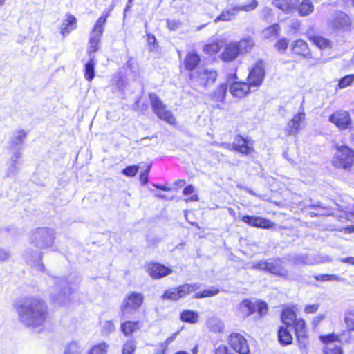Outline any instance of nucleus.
Returning <instances> with one entry per match:
<instances>
[{"mask_svg": "<svg viewBox=\"0 0 354 354\" xmlns=\"http://www.w3.org/2000/svg\"><path fill=\"white\" fill-rule=\"evenodd\" d=\"M20 321L28 327L42 326L48 319V308L39 298H28L16 307Z\"/></svg>", "mask_w": 354, "mask_h": 354, "instance_id": "1", "label": "nucleus"}, {"mask_svg": "<svg viewBox=\"0 0 354 354\" xmlns=\"http://www.w3.org/2000/svg\"><path fill=\"white\" fill-rule=\"evenodd\" d=\"M219 292V288L215 287L201 290V285L199 283H183L165 290L161 296V299L163 300L177 301L191 293H194L192 296L194 299H203L214 297L218 295Z\"/></svg>", "mask_w": 354, "mask_h": 354, "instance_id": "2", "label": "nucleus"}, {"mask_svg": "<svg viewBox=\"0 0 354 354\" xmlns=\"http://www.w3.org/2000/svg\"><path fill=\"white\" fill-rule=\"evenodd\" d=\"M113 8V6H111L108 10H104L95 21L91 31V36L88 39V48L87 50L88 55H91L100 50V42L104 32L107 19L110 16Z\"/></svg>", "mask_w": 354, "mask_h": 354, "instance_id": "3", "label": "nucleus"}, {"mask_svg": "<svg viewBox=\"0 0 354 354\" xmlns=\"http://www.w3.org/2000/svg\"><path fill=\"white\" fill-rule=\"evenodd\" d=\"M252 268L256 270H264L285 279H293L288 270L283 266L282 260L279 258L261 261L254 264Z\"/></svg>", "mask_w": 354, "mask_h": 354, "instance_id": "4", "label": "nucleus"}, {"mask_svg": "<svg viewBox=\"0 0 354 354\" xmlns=\"http://www.w3.org/2000/svg\"><path fill=\"white\" fill-rule=\"evenodd\" d=\"M149 98L151 107L158 118L171 125L176 124V118L172 112L167 109V105L155 93H149Z\"/></svg>", "mask_w": 354, "mask_h": 354, "instance_id": "5", "label": "nucleus"}, {"mask_svg": "<svg viewBox=\"0 0 354 354\" xmlns=\"http://www.w3.org/2000/svg\"><path fill=\"white\" fill-rule=\"evenodd\" d=\"M145 300L144 295L136 291L129 292L120 306L122 317H127L131 312L140 308Z\"/></svg>", "mask_w": 354, "mask_h": 354, "instance_id": "6", "label": "nucleus"}, {"mask_svg": "<svg viewBox=\"0 0 354 354\" xmlns=\"http://www.w3.org/2000/svg\"><path fill=\"white\" fill-rule=\"evenodd\" d=\"M332 162L337 168L349 170L354 164V150L344 145L338 147Z\"/></svg>", "mask_w": 354, "mask_h": 354, "instance_id": "7", "label": "nucleus"}, {"mask_svg": "<svg viewBox=\"0 0 354 354\" xmlns=\"http://www.w3.org/2000/svg\"><path fill=\"white\" fill-rule=\"evenodd\" d=\"M351 24L349 17L343 12L334 13L328 21V27L333 30H347Z\"/></svg>", "mask_w": 354, "mask_h": 354, "instance_id": "8", "label": "nucleus"}, {"mask_svg": "<svg viewBox=\"0 0 354 354\" xmlns=\"http://www.w3.org/2000/svg\"><path fill=\"white\" fill-rule=\"evenodd\" d=\"M328 120L340 130L351 129L352 126L350 113L344 110L336 111L329 116Z\"/></svg>", "mask_w": 354, "mask_h": 354, "instance_id": "9", "label": "nucleus"}, {"mask_svg": "<svg viewBox=\"0 0 354 354\" xmlns=\"http://www.w3.org/2000/svg\"><path fill=\"white\" fill-rule=\"evenodd\" d=\"M146 271L153 279H159L171 274L172 268L158 262H149L146 265Z\"/></svg>", "mask_w": 354, "mask_h": 354, "instance_id": "10", "label": "nucleus"}, {"mask_svg": "<svg viewBox=\"0 0 354 354\" xmlns=\"http://www.w3.org/2000/svg\"><path fill=\"white\" fill-rule=\"evenodd\" d=\"M265 77V69L262 61H259L250 71L248 82L252 87H257L261 84Z\"/></svg>", "mask_w": 354, "mask_h": 354, "instance_id": "11", "label": "nucleus"}, {"mask_svg": "<svg viewBox=\"0 0 354 354\" xmlns=\"http://www.w3.org/2000/svg\"><path fill=\"white\" fill-rule=\"evenodd\" d=\"M289 261H290L294 266H306L329 262L330 261V259L328 256H318L317 258L313 259L310 256L297 254L291 257L290 259H289Z\"/></svg>", "mask_w": 354, "mask_h": 354, "instance_id": "12", "label": "nucleus"}, {"mask_svg": "<svg viewBox=\"0 0 354 354\" xmlns=\"http://www.w3.org/2000/svg\"><path fill=\"white\" fill-rule=\"evenodd\" d=\"M304 100L299 108L298 113L294 115L292 120L288 123L286 132L288 135H295L299 133L301 122L305 119L306 113L304 106Z\"/></svg>", "mask_w": 354, "mask_h": 354, "instance_id": "13", "label": "nucleus"}, {"mask_svg": "<svg viewBox=\"0 0 354 354\" xmlns=\"http://www.w3.org/2000/svg\"><path fill=\"white\" fill-rule=\"evenodd\" d=\"M229 344L239 354H249L250 350L247 340L239 333H232L229 337Z\"/></svg>", "mask_w": 354, "mask_h": 354, "instance_id": "14", "label": "nucleus"}, {"mask_svg": "<svg viewBox=\"0 0 354 354\" xmlns=\"http://www.w3.org/2000/svg\"><path fill=\"white\" fill-rule=\"evenodd\" d=\"M232 149L243 155H248L254 151L253 142L248 138H244L240 135H236L232 145Z\"/></svg>", "mask_w": 354, "mask_h": 354, "instance_id": "15", "label": "nucleus"}, {"mask_svg": "<svg viewBox=\"0 0 354 354\" xmlns=\"http://www.w3.org/2000/svg\"><path fill=\"white\" fill-rule=\"evenodd\" d=\"M241 309L243 311H247V315L257 312L260 316H263L267 313L268 306L264 301H258L252 302L248 300H245L241 304Z\"/></svg>", "mask_w": 354, "mask_h": 354, "instance_id": "16", "label": "nucleus"}, {"mask_svg": "<svg viewBox=\"0 0 354 354\" xmlns=\"http://www.w3.org/2000/svg\"><path fill=\"white\" fill-rule=\"evenodd\" d=\"M241 220L251 227L259 228L269 229L274 225L271 221L257 216L245 215L242 217Z\"/></svg>", "mask_w": 354, "mask_h": 354, "instance_id": "17", "label": "nucleus"}, {"mask_svg": "<svg viewBox=\"0 0 354 354\" xmlns=\"http://www.w3.org/2000/svg\"><path fill=\"white\" fill-rule=\"evenodd\" d=\"M293 324L299 346L305 348L308 344L306 322L303 319H298Z\"/></svg>", "mask_w": 354, "mask_h": 354, "instance_id": "18", "label": "nucleus"}, {"mask_svg": "<svg viewBox=\"0 0 354 354\" xmlns=\"http://www.w3.org/2000/svg\"><path fill=\"white\" fill-rule=\"evenodd\" d=\"M77 28V19L71 13H66L62 21L59 32L62 37H66Z\"/></svg>", "mask_w": 354, "mask_h": 354, "instance_id": "19", "label": "nucleus"}, {"mask_svg": "<svg viewBox=\"0 0 354 354\" xmlns=\"http://www.w3.org/2000/svg\"><path fill=\"white\" fill-rule=\"evenodd\" d=\"M258 6V2L256 0L247 5L234 7L230 10H227L223 12V21H229L232 19L239 11L249 12L254 10Z\"/></svg>", "mask_w": 354, "mask_h": 354, "instance_id": "20", "label": "nucleus"}, {"mask_svg": "<svg viewBox=\"0 0 354 354\" xmlns=\"http://www.w3.org/2000/svg\"><path fill=\"white\" fill-rule=\"evenodd\" d=\"M142 326V322L140 320L128 319L121 322L120 329L125 337H129L136 331L139 330Z\"/></svg>", "mask_w": 354, "mask_h": 354, "instance_id": "21", "label": "nucleus"}, {"mask_svg": "<svg viewBox=\"0 0 354 354\" xmlns=\"http://www.w3.org/2000/svg\"><path fill=\"white\" fill-rule=\"evenodd\" d=\"M241 55L236 42L227 44L223 50V62H232Z\"/></svg>", "mask_w": 354, "mask_h": 354, "instance_id": "22", "label": "nucleus"}, {"mask_svg": "<svg viewBox=\"0 0 354 354\" xmlns=\"http://www.w3.org/2000/svg\"><path fill=\"white\" fill-rule=\"evenodd\" d=\"M252 86L248 82H235L230 86V93L236 97H243L248 94Z\"/></svg>", "mask_w": 354, "mask_h": 354, "instance_id": "23", "label": "nucleus"}, {"mask_svg": "<svg viewBox=\"0 0 354 354\" xmlns=\"http://www.w3.org/2000/svg\"><path fill=\"white\" fill-rule=\"evenodd\" d=\"M201 58L198 54L194 52L188 53L184 59V67L188 71H193L199 65Z\"/></svg>", "mask_w": 354, "mask_h": 354, "instance_id": "24", "label": "nucleus"}, {"mask_svg": "<svg viewBox=\"0 0 354 354\" xmlns=\"http://www.w3.org/2000/svg\"><path fill=\"white\" fill-rule=\"evenodd\" d=\"M292 50L303 57H308L310 55V50L308 44L302 39H298L292 44Z\"/></svg>", "mask_w": 354, "mask_h": 354, "instance_id": "25", "label": "nucleus"}, {"mask_svg": "<svg viewBox=\"0 0 354 354\" xmlns=\"http://www.w3.org/2000/svg\"><path fill=\"white\" fill-rule=\"evenodd\" d=\"M236 43L241 55L250 53L254 46V41L251 37L243 38Z\"/></svg>", "mask_w": 354, "mask_h": 354, "instance_id": "26", "label": "nucleus"}, {"mask_svg": "<svg viewBox=\"0 0 354 354\" xmlns=\"http://www.w3.org/2000/svg\"><path fill=\"white\" fill-rule=\"evenodd\" d=\"M180 319L183 322L196 324L199 320V315L192 310H183L180 314Z\"/></svg>", "mask_w": 354, "mask_h": 354, "instance_id": "27", "label": "nucleus"}, {"mask_svg": "<svg viewBox=\"0 0 354 354\" xmlns=\"http://www.w3.org/2000/svg\"><path fill=\"white\" fill-rule=\"evenodd\" d=\"M297 3V0H274L273 5L286 12L292 10Z\"/></svg>", "mask_w": 354, "mask_h": 354, "instance_id": "28", "label": "nucleus"}, {"mask_svg": "<svg viewBox=\"0 0 354 354\" xmlns=\"http://www.w3.org/2000/svg\"><path fill=\"white\" fill-rule=\"evenodd\" d=\"M279 342L282 345H288L292 342V337L287 328L281 326L278 330Z\"/></svg>", "mask_w": 354, "mask_h": 354, "instance_id": "29", "label": "nucleus"}, {"mask_svg": "<svg viewBox=\"0 0 354 354\" xmlns=\"http://www.w3.org/2000/svg\"><path fill=\"white\" fill-rule=\"evenodd\" d=\"M281 320L286 326H291L298 319L296 318V313L292 310L288 308L284 310L281 313Z\"/></svg>", "mask_w": 354, "mask_h": 354, "instance_id": "30", "label": "nucleus"}, {"mask_svg": "<svg viewBox=\"0 0 354 354\" xmlns=\"http://www.w3.org/2000/svg\"><path fill=\"white\" fill-rule=\"evenodd\" d=\"M109 345L102 342L92 346L87 352V354H107Z\"/></svg>", "mask_w": 354, "mask_h": 354, "instance_id": "31", "label": "nucleus"}, {"mask_svg": "<svg viewBox=\"0 0 354 354\" xmlns=\"http://www.w3.org/2000/svg\"><path fill=\"white\" fill-rule=\"evenodd\" d=\"M84 75L86 80L91 82L95 77V62L93 59H89L84 66Z\"/></svg>", "mask_w": 354, "mask_h": 354, "instance_id": "32", "label": "nucleus"}, {"mask_svg": "<svg viewBox=\"0 0 354 354\" xmlns=\"http://www.w3.org/2000/svg\"><path fill=\"white\" fill-rule=\"evenodd\" d=\"M314 10V6L310 0H304L298 7L299 14L301 16H308Z\"/></svg>", "mask_w": 354, "mask_h": 354, "instance_id": "33", "label": "nucleus"}, {"mask_svg": "<svg viewBox=\"0 0 354 354\" xmlns=\"http://www.w3.org/2000/svg\"><path fill=\"white\" fill-rule=\"evenodd\" d=\"M310 206L315 209V212H310L312 217L318 216H328L332 213L330 208L322 206L319 202L316 204L310 205Z\"/></svg>", "mask_w": 354, "mask_h": 354, "instance_id": "34", "label": "nucleus"}, {"mask_svg": "<svg viewBox=\"0 0 354 354\" xmlns=\"http://www.w3.org/2000/svg\"><path fill=\"white\" fill-rule=\"evenodd\" d=\"M220 45L218 41H212L206 44L203 46V52L209 55H212L217 53L220 50Z\"/></svg>", "mask_w": 354, "mask_h": 354, "instance_id": "35", "label": "nucleus"}, {"mask_svg": "<svg viewBox=\"0 0 354 354\" xmlns=\"http://www.w3.org/2000/svg\"><path fill=\"white\" fill-rule=\"evenodd\" d=\"M137 345L136 340L133 339H127L124 342L122 348V354H134L136 351Z\"/></svg>", "mask_w": 354, "mask_h": 354, "instance_id": "36", "label": "nucleus"}, {"mask_svg": "<svg viewBox=\"0 0 354 354\" xmlns=\"http://www.w3.org/2000/svg\"><path fill=\"white\" fill-rule=\"evenodd\" d=\"M344 319L348 329L351 331H354V308L346 310Z\"/></svg>", "mask_w": 354, "mask_h": 354, "instance_id": "37", "label": "nucleus"}, {"mask_svg": "<svg viewBox=\"0 0 354 354\" xmlns=\"http://www.w3.org/2000/svg\"><path fill=\"white\" fill-rule=\"evenodd\" d=\"M280 27L277 24H274L267 28L263 31V37L266 39L277 37L279 35Z\"/></svg>", "mask_w": 354, "mask_h": 354, "instance_id": "38", "label": "nucleus"}, {"mask_svg": "<svg viewBox=\"0 0 354 354\" xmlns=\"http://www.w3.org/2000/svg\"><path fill=\"white\" fill-rule=\"evenodd\" d=\"M313 43L320 49H326L330 47L331 42L326 38L321 36H315L312 38Z\"/></svg>", "mask_w": 354, "mask_h": 354, "instance_id": "39", "label": "nucleus"}, {"mask_svg": "<svg viewBox=\"0 0 354 354\" xmlns=\"http://www.w3.org/2000/svg\"><path fill=\"white\" fill-rule=\"evenodd\" d=\"M320 341L325 344L326 346H328L330 344H334L335 342H339V337L334 333H330L326 335L319 336Z\"/></svg>", "mask_w": 354, "mask_h": 354, "instance_id": "40", "label": "nucleus"}, {"mask_svg": "<svg viewBox=\"0 0 354 354\" xmlns=\"http://www.w3.org/2000/svg\"><path fill=\"white\" fill-rule=\"evenodd\" d=\"M194 187L191 185H187L183 189V194L185 196H190L188 198H187L186 201H196L198 200V198L196 194H194Z\"/></svg>", "mask_w": 354, "mask_h": 354, "instance_id": "41", "label": "nucleus"}, {"mask_svg": "<svg viewBox=\"0 0 354 354\" xmlns=\"http://www.w3.org/2000/svg\"><path fill=\"white\" fill-rule=\"evenodd\" d=\"M324 353L325 354H343L342 348L339 346L335 345V344H330L328 346H325Z\"/></svg>", "mask_w": 354, "mask_h": 354, "instance_id": "42", "label": "nucleus"}, {"mask_svg": "<svg viewBox=\"0 0 354 354\" xmlns=\"http://www.w3.org/2000/svg\"><path fill=\"white\" fill-rule=\"evenodd\" d=\"M354 81V75H348L342 78L338 84L339 88H344L351 85Z\"/></svg>", "mask_w": 354, "mask_h": 354, "instance_id": "43", "label": "nucleus"}, {"mask_svg": "<svg viewBox=\"0 0 354 354\" xmlns=\"http://www.w3.org/2000/svg\"><path fill=\"white\" fill-rule=\"evenodd\" d=\"M115 329V324L112 320L105 321L102 327V332L104 334L109 335L113 332Z\"/></svg>", "mask_w": 354, "mask_h": 354, "instance_id": "44", "label": "nucleus"}, {"mask_svg": "<svg viewBox=\"0 0 354 354\" xmlns=\"http://www.w3.org/2000/svg\"><path fill=\"white\" fill-rule=\"evenodd\" d=\"M138 171L137 165L127 166L122 170V174L127 177H133L136 175Z\"/></svg>", "mask_w": 354, "mask_h": 354, "instance_id": "45", "label": "nucleus"}, {"mask_svg": "<svg viewBox=\"0 0 354 354\" xmlns=\"http://www.w3.org/2000/svg\"><path fill=\"white\" fill-rule=\"evenodd\" d=\"M147 42L150 50H153L158 47L156 38L153 34H147Z\"/></svg>", "mask_w": 354, "mask_h": 354, "instance_id": "46", "label": "nucleus"}, {"mask_svg": "<svg viewBox=\"0 0 354 354\" xmlns=\"http://www.w3.org/2000/svg\"><path fill=\"white\" fill-rule=\"evenodd\" d=\"M64 354H80L77 343L73 342L68 344Z\"/></svg>", "mask_w": 354, "mask_h": 354, "instance_id": "47", "label": "nucleus"}, {"mask_svg": "<svg viewBox=\"0 0 354 354\" xmlns=\"http://www.w3.org/2000/svg\"><path fill=\"white\" fill-rule=\"evenodd\" d=\"M319 306L318 303L308 304L304 307V311L306 314L315 313L319 310Z\"/></svg>", "mask_w": 354, "mask_h": 354, "instance_id": "48", "label": "nucleus"}, {"mask_svg": "<svg viewBox=\"0 0 354 354\" xmlns=\"http://www.w3.org/2000/svg\"><path fill=\"white\" fill-rule=\"evenodd\" d=\"M179 331H176L171 334L169 337H168L165 342L161 344V346L163 347L162 349H165V351L167 349V347L172 342H174L178 335L179 334Z\"/></svg>", "mask_w": 354, "mask_h": 354, "instance_id": "49", "label": "nucleus"}, {"mask_svg": "<svg viewBox=\"0 0 354 354\" xmlns=\"http://www.w3.org/2000/svg\"><path fill=\"white\" fill-rule=\"evenodd\" d=\"M288 46V41L284 38L279 40L277 42V44H275V47L277 48V50H282V51L286 50Z\"/></svg>", "mask_w": 354, "mask_h": 354, "instance_id": "50", "label": "nucleus"}, {"mask_svg": "<svg viewBox=\"0 0 354 354\" xmlns=\"http://www.w3.org/2000/svg\"><path fill=\"white\" fill-rule=\"evenodd\" d=\"M149 172V168L140 174L139 180H140L141 184L145 185L148 183Z\"/></svg>", "mask_w": 354, "mask_h": 354, "instance_id": "51", "label": "nucleus"}, {"mask_svg": "<svg viewBox=\"0 0 354 354\" xmlns=\"http://www.w3.org/2000/svg\"><path fill=\"white\" fill-rule=\"evenodd\" d=\"M272 15V10L268 7L263 8L261 12V16L263 19H268Z\"/></svg>", "mask_w": 354, "mask_h": 354, "instance_id": "52", "label": "nucleus"}, {"mask_svg": "<svg viewBox=\"0 0 354 354\" xmlns=\"http://www.w3.org/2000/svg\"><path fill=\"white\" fill-rule=\"evenodd\" d=\"M115 84L118 88H122L124 86L125 82H124V77L121 73H118L117 75L116 80H115Z\"/></svg>", "mask_w": 354, "mask_h": 354, "instance_id": "53", "label": "nucleus"}, {"mask_svg": "<svg viewBox=\"0 0 354 354\" xmlns=\"http://www.w3.org/2000/svg\"><path fill=\"white\" fill-rule=\"evenodd\" d=\"M315 279L317 281H328V274H319V275L315 276Z\"/></svg>", "mask_w": 354, "mask_h": 354, "instance_id": "54", "label": "nucleus"}, {"mask_svg": "<svg viewBox=\"0 0 354 354\" xmlns=\"http://www.w3.org/2000/svg\"><path fill=\"white\" fill-rule=\"evenodd\" d=\"M324 319V315H319L313 318V324L314 326H317L319 322H321L322 320H323Z\"/></svg>", "mask_w": 354, "mask_h": 354, "instance_id": "55", "label": "nucleus"}, {"mask_svg": "<svg viewBox=\"0 0 354 354\" xmlns=\"http://www.w3.org/2000/svg\"><path fill=\"white\" fill-rule=\"evenodd\" d=\"M340 261L343 263L354 265V257H352L341 259Z\"/></svg>", "mask_w": 354, "mask_h": 354, "instance_id": "56", "label": "nucleus"}, {"mask_svg": "<svg viewBox=\"0 0 354 354\" xmlns=\"http://www.w3.org/2000/svg\"><path fill=\"white\" fill-rule=\"evenodd\" d=\"M26 133L24 131H19V134L16 139L18 140L19 142H22V140L26 138Z\"/></svg>", "mask_w": 354, "mask_h": 354, "instance_id": "57", "label": "nucleus"}, {"mask_svg": "<svg viewBox=\"0 0 354 354\" xmlns=\"http://www.w3.org/2000/svg\"><path fill=\"white\" fill-rule=\"evenodd\" d=\"M205 74H207L208 75V79H210L211 80V82H214L216 78V74L215 72H212V71H210V72H205Z\"/></svg>", "mask_w": 354, "mask_h": 354, "instance_id": "58", "label": "nucleus"}, {"mask_svg": "<svg viewBox=\"0 0 354 354\" xmlns=\"http://www.w3.org/2000/svg\"><path fill=\"white\" fill-rule=\"evenodd\" d=\"M343 279L335 274H328V281H341Z\"/></svg>", "mask_w": 354, "mask_h": 354, "instance_id": "59", "label": "nucleus"}, {"mask_svg": "<svg viewBox=\"0 0 354 354\" xmlns=\"http://www.w3.org/2000/svg\"><path fill=\"white\" fill-rule=\"evenodd\" d=\"M236 69V66L233 64V67H232V71H234L232 73H230L229 74V78L231 80V79H235L236 78V73H235V71Z\"/></svg>", "mask_w": 354, "mask_h": 354, "instance_id": "60", "label": "nucleus"}, {"mask_svg": "<svg viewBox=\"0 0 354 354\" xmlns=\"http://www.w3.org/2000/svg\"><path fill=\"white\" fill-rule=\"evenodd\" d=\"M346 233L354 232V225L349 226L344 229Z\"/></svg>", "mask_w": 354, "mask_h": 354, "instance_id": "61", "label": "nucleus"}, {"mask_svg": "<svg viewBox=\"0 0 354 354\" xmlns=\"http://www.w3.org/2000/svg\"><path fill=\"white\" fill-rule=\"evenodd\" d=\"M167 26L170 30H174L176 27V24L175 22H168Z\"/></svg>", "mask_w": 354, "mask_h": 354, "instance_id": "62", "label": "nucleus"}, {"mask_svg": "<svg viewBox=\"0 0 354 354\" xmlns=\"http://www.w3.org/2000/svg\"><path fill=\"white\" fill-rule=\"evenodd\" d=\"M198 351V344H196L192 350V354H197Z\"/></svg>", "mask_w": 354, "mask_h": 354, "instance_id": "63", "label": "nucleus"}, {"mask_svg": "<svg viewBox=\"0 0 354 354\" xmlns=\"http://www.w3.org/2000/svg\"><path fill=\"white\" fill-rule=\"evenodd\" d=\"M165 349H160V350H158L156 353V354H165Z\"/></svg>", "mask_w": 354, "mask_h": 354, "instance_id": "64", "label": "nucleus"}]
</instances>
